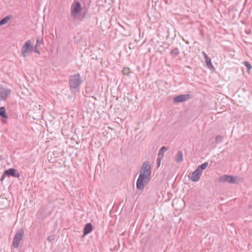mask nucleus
Returning a JSON list of instances; mask_svg holds the SVG:
<instances>
[{"mask_svg":"<svg viewBox=\"0 0 252 252\" xmlns=\"http://www.w3.org/2000/svg\"><path fill=\"white\" fill-rule=\"evenodd\" d=\"M150 169V165L148 162L143 164L136 183L137 188L138 189H143L145 184L149 181L151 175Z\"/></svg>","mask_w":252,"mask_h":252,"instance_id":"1","label":"nucleus"},{"mask_svg":"<svg viewBox=\"0 0 252 252\" xmlns=\"http://www.w3.org/2000/svg\"><path fill=\"white\" fill-rule=\"evenodd\" d=\"M81 83V77L79 74H76L70 77L69 79V85L71 89H78Z\"/></svg>","mask_w":252,"mask_h":252,"instance_id":"2","label":"nucleus"},{"mask_svg":"<svg viewBox=\"0 0 252 252\" xmlns=\"http://www.w3.org/2000/svg\"><path fill=\"white\" fill-rule=\"evenodd\" d=\"M33 50V46L31 40L27 41L21 48L22 55L25 57L27 54Z\"/></svg>","mask_w":252,"mask_h":252,"instance_id":"3","label":"nucleus"},{"mask_svg":"<svg viewBox=\"0 0 252 252\" xmlns=\"http://www.w3.org/2000/svg\"><path fill=\"white\" fill-rule=\"evenodd\" d=\"M219 181L220 182H228L229 183H236L240 181V179L237 177L224 175L221 176Z\"/></svg>","mask_w":252,"mask_h":252,"instance_id":"4","label":"nucleus"},{"mask_svg":"<svg viewBox=\"0 0 252 252\" xmlns=\"http://www.w3.org/2000/svg\"><path fill=\"white\" fill-rule=\"evenodd\" d=\"M23 235L24 230L23 229H20L16 232L13 241V245L14 248H17L18 247L19 244L22 239Z\"/></svg>","mask_w":252,"mask_h":252,"instance_id":"5","label":"nucleus"},{"mask_svg":"<svg viewBox=\"0 0 252 252\" xmlns=\"http://www.w3.org/2000/svg\"><path fill=\"white\" fill-rule=\"evenodd\" d=\"M81 9V3L78 1H75L71 6V15L74 17L77 16Z\"/></svg>","mask_w":252,"mask_h":252,"instance_id":"6","label":"nucleus"},{"mask_svg":"<svg viewBox=\"0 0 252 252\" xmlns=\"http://www.w3.org/2000/svg\"><path fill=\"white\" fill-rule=\"evenodd\" d=\"M190 97L189 94L180 95L174 98L173 101L175 103L183 102L188 100Z\"/></svg>","mask_w":252,"mask_h":252,"instance_id":"7","label":"nucleus"},{"mask_svg":"<svg viewBox=\"0 0 252 252\" xmlns=\"http://www.w3.org/2000/svg\"><path fill=\"white\" fill-rule=\"evenodd\" d=\"M202 171L198 168L192 173L190 176V179L193 181L196 182L199 180Z\"/></svg>","mask_w":252,"mask_h":252,"instance_id":"8","label":"nucleus"},{"mask_svg":"<svg viewBox=\"0 0 252 252\" xmlns=\"http://www.w3.org/2000/svg\"><path fill=\"white\" fill-rule=\"evenodd\" d=\"M11 91L6 88H1L0 89V100L5 99L10 94Z\"/></svg>","mask_w":252,"mask_h":252,"instance_id":"9","label":"nucleus"},{"mask_svg":"<svg viewBox=\"0 0 252 252\" xmlns=\"http://www.w3.org/2000/svg\"><path fill=\"white\" fill-rule=\"evenodd\" d=\"M4 174L11 175L14 177H18L20 176L19 173L17 170L14 168H10L4 172Z\"/></svg>","mask_w":252,"mask_h":252,"instance_id":"10","label":"nucleus"},{"mask_svg":"<svg viewBox=\"0 0 252 252\" xmlns=\"http://www.w3.org/2000/svg\"><path fill=\"white\" fill-rule=\"evenodd\" d=\"M93 230V225L91 223L86 224L84 228L83 235L90 233Z\"/></svg>","mask_w":252,"mask_h":252,"instance_id":"11","label":"nucleus"},{"mask_svg":"<svg viewBox=\"0 0 252 252\" xmlns=\"http://www.w3.org/2000/svg\"><path fill=\"white\" fill-rule=\"evenodd\" d=\"M204 57L205 60V63L206 64L209 66L210 68L214 69V67L211 63V59L207 56V55L204 52L202 53Z\"/></svg>","mask_w":252,"mask_h":252,"instance_id":"12","label":"nucleus"},{"mask_svg":"<svg viewBox=\"0 0 252 252\" xmlns=\"http://www.w3.org/2000/svg\"><path fill=\"white\" fill-rule=\"evenodd\" d=\"M123 74L125 75H129L131 73L130 69L129 67H124L122 70Z\"/></svg>","mask_w":252,"mask_h":252,"instance_id":"13","label":"nucleus"},{"mask_svg":"<svg viewBox=\"0 0 252 252\" xmlns=\"http://www.w3.org/2000/svg\"><path fill=\"white\" fill-rule=\"evenodd\" d=\"M183 154L182 152H178L176 156V161L181 162L183 160Z\"/></svg>","mask_w":252,"mask_h":252,"instance_id":"14","label":"nucleus"},{"mask_svg":"<svg viewBox=\"0 0 252 252\" xmlns=\"http://www.w3.org/2000/svg\"><path fill=\"white\" fill-rule=\"evenodd\" d=\"M0 115L3 118L7 117L5 112V109L3 107L0 108Z\"/></svg>","mask_w":252,"mask_h":252,"instance_id":"15","label":"nucleus"},{"mask_svg":"<svg viewBox=\"0 0 252 252\" xmlns=\"http://www.w3.org/2000/svg\"><path fill=\"white\" fill-rule=\"evenodd\" d=\"M243 63L245 64V65L246 66V67L247 68V70H248V72L249 73L250 72V70L252 68V66L251 65L247 62L245 61Z\"/></svg>","mask_w":252,"mask_h":252,"instance_id":"16","label":"nucleus"},{"mask_svg":"<svg viewBox=\"0 0 252 252\" xmlns=\"http://www.w3.org/2000/svg\"><path fill=\"white\" fill-rule=\"evenodd\" d=\"M9 19H10V18L8 17V16H7V17H5L4 18H3L0 22L2 25L5 24L8 22Z\"/></svg>","mask_w":252,"mask_h":252,"instance_id":"17","label":"nucleus"},{"mask_svg":"<svg viewBox=\"0 0 252 252\" xmlns=\"http://www.w3.org/2000/svg\"><path fill=\"white\" fill-rule=\"evenodd\" d=\"M208 165V162H205L203 164H202L200 166H199L198 168H200L202 170H204L207 168V167Z\"/></svg>","mask_w":252,"mask_h":252,"instance_id":"18","label":"nucleus"},{"mask_svg":"<svg viewBox=\"0 0 252 252\" xmlns=\"http://www.w3.org/2000/svg\"><path fill=\"white\" fill-rule=\"evenodd\" d=\"M158 158H160V159H161L163 157V153L160 150L158 153Z\"/></svg>","mask_w":252,"mask_h":252,"instance_id":"19","label":"nucleus"},{"mask_svg":"<svg viewBox=\"0 0 252 252\" xmlns=\"http://www.w3.org/2000/svg\"><path fill=\"white\" fill-rule=\"evenodd\" d=\"M161 159H160V158H158L157 160V166L158 167H159L160 166V162H161Z\"/></svg>","mask_w":252,"mask_h":252,"instance_id":"20","label":"nucleus"},{"mask_svg":"<svg viewBox=\"0 0 252 252\" xmlns=\"http://www.w3.org/2000/svg\"><path fill=\"white\" fill-rule=\"evenodd\" d=\"M166 150H167V149L165 147H162L160 149V151H161L163 153H164V152H165Z\"/></svg>","mask_w":252,"mask_h":252,"instance_id":"21","label":"nucleus"},{"mask_svg":"<svg viewBox=\"0 0 252 252\" xmlns=\"http://www.w3.org/2000/svg\"><path fill=\"white\" fill-rule=\"evenodd\" d=\"M34 51L38 54H40L39 52L37 50H35Z\"/></svg>","mask_w":252,"mask_h":252,"instance_id":"22","label":"nucleus"},{"mask_svg":"<svg viewBox=\"0 0 252 252\" xmlns=\"http://www.w3.org/2000/svg\"><path fill=\"white\" fill-rule=\"evenodd\" d=\"M38 43H39V42H38V40H37V43H36V46H37L38 45Z\"/></svg>","mask_w":252,"mask_h":252,"instance_id":"23","label":"nucleus"},{"mask_svg":"<svg viewBox=\"0 0 252 252\" xmlns=\"http://www.w3.org/2000/svg\"><path fill=\"white\" fill-rule=\"evenodd\" d=\"M38 43H39V42H38V40H37V43H36V46H37L38 45Z\"/></svg>","mask_w":252,"mask_h":252,"instance_id":"24","label":"nucleus"}]
</instances>
